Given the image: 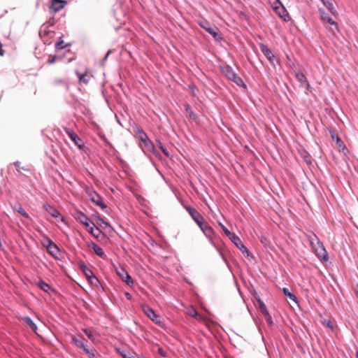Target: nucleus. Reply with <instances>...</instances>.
I'll list each match as a JSON object with an SVG mask.
<instances>
[{
    "label": "nucleus",
    "instance_id": "f3484780",
    "mask_svg": "<svg viewBox=\"0 0 358 358\" xmlns=\"http://www.w3.org/2000/svg\"><path fill=\"white\" fill-rule=\"evenodd\" d=\"M260 49L262 52L264 53V55L267 57V59L271 62H273V60L275 59V56L273 54L272 51L268 48V46L264 44H261Z\"/></svg>",
    "mask_w": 358,
    "mask_h": 358
},
{
    "label": "nucleus",
    "instance_id": "49530a36",
    "mask_svg": "<svg viewBox=\"0 0 358 358\" xmlns=\"http://www.w3.org/2000/svg\"><path fill=\"white\" fill-rule=\"evenodd\" d=\"M304 84L306 85V88L307 89V90L311 92L312 91V88H311V86H310L308 80H307Z\"/></svg>",
    "mask_w": 358,
    "mask_h": 358
},
{
    "label": "nucleus",
    "instance_id": "79ce46f5",
    "mask_svg": "<svg viewBox=\"0 0 358 358\" xmlns=\"http://www.w3.org/2000/svg\"><path fill=\"white\" fill-rule=\"evenodd\" d=\"M158 146L165 155L169 156L168 150L160 141L158 142Z\"/></svg>",
    "mask_w": 358,
    "mask_h": 358
},
{
    "label": "nucleus",
    "instance_id": "b1692460",
    "mask_svg": "<svg viewBox=\"0 0 358 358\" xmlns=\"http://www.w3.org/2000/svg\"><path fill=\"white\" fill-rule=\"evenodd\" d=\"M71 340L74 345H76L78 348L83 349L85 347L84 344L83 338H82L81 339H78L76 336H72Z\"/></svg>",
    "mask_w": 358,
    "mask_h": 358
},
{
    "label": "nucleus",
    "instance_id": "423d86ee",
    "mask_svg": "<svg viewBox=\"0 0 358 358\" xmlns=\"http://www.w3.org/2000/svg\"><path fill=\"white\" fill-rule=\"evenodd\" d=\"M186 210L189 213L193 220L199 225L202 224V222L205 220L202 215L194 207L191 206H186L185 207Z\"/></svg>",
    "mask_w": 358,
    "mask_h": 358
},
{
    "label": "nucleus",
    "instance_id": "8fccbe9b",
    "mask_svg": "<svg viewBox=\"0 0 358 358\" xmlns=\"http://www.w3.org/2000/svg\"><path fill=\"white\" fill-rule=\"evenodd\" d=\"M356 358H358V351L356 352Z\"/></svg>",
    "mask_w": 358,
    "mask_h": 358
},
{
    "label": "nucleus",
    "instance_id": "f03ea898",
    "mask_svg": "<svg viewBox=\"0 0 358 358\" xmlns=\"http://www.w3.org/2000/svg\"><path fill=\"white\" fill-rule=\"evenodd\" d=\"M43 245L47 248L48 253L55 259H61L63 258L62 252L58 246L53 243L49 238L44 240Z\"/></svg>",
    "mask_w": 358,
    "mask_h": 358
},
{
    "label": "nucleus",
    "instance_id": "c756f323",
    "mask_svg": "<svg viewBox=\"0 0 358 358\" xmlns=\"http://www.w3.org/2000/svg\"><path fill=\"white\" fill-rule=\"evenodd\" d=\"M83 350L89 358H96L94 349H88L85 346Z\"/></svg>",
    "mask_w": 358,
    "mask_h": 358
},
{
    "label": "nucleus",
    "instance_id": "3c124183",
    "mask_svg": "<svg viewBox=\"0 0 358 358\" xmlns=\"http://www.w3.org/2000/svg\"><path fill=\"white\" fill-rule=\"evenodd\" d=\"M357 328H358V324H357Z\"/></svg>",
    "mask_w": 358,
    "mask_h": 358
},
{
    "label": "nucleus",
    "instance_id": "09e8293b",
    "mask_svg": "<svg viewBox=\"0 0 358 358\" xmlns=\"http://www.w3.org/2000/svg\"><path fill=\"white\" fill-rule=\"evenodd\" d=\"M100 221L105 224L106 226H109V224L105 221H103L102 219H100Z\"/></svg>",
    "mask_w": 358,
    "mask_h": 358
},
{
    "label": "nucleus",
    "instance_id": "4c0bfd02",
    "mask_svg": "<svg viewBox=\"0 0 358 358\" xmlns=\"http://www.w3.org/2000/svg\"><path fill=\"white\" fill-rule=\"evenodd\" d=\"M237 248L242 252L243 254L246 255V256L248 257L250 255V252L248 248L243 244V243L240 244Z\"/></svg>",
    "mask_w": 358,
    "mask_h": 358
},
{
    "label": "nucleus",
    "instance_id": "c85d7f7f",
    "mask_svg": "<svg viewBox=\"0 0 358 358\" xmlns=\"http://www.w3.org/2000/svg\"><path fill=\"white\" fill-rule=\"evenodd\" d=\"M295 76L297 80L301 83H305L308 80L304 73L301 71L296 72Z\"/></svg>",
    "mask_w": 358,
    "mask_h": 358
},
{
    "label": "nucleus",
    "instance_id": "6ab92c4d",
    "mask_svg": "<svg viewBox=\"0 0 358 358\" xmlns=\"http://www.w3.org/2000/svg\"><path fill=\"white\" fill-rule=\"evenodd\" d=\"M88 246L93 249L94 252L100 257L104 258L106 255L103 250L94 242L88 244Z\"/></svg>",
    "mask_w": 358,
    "mask_h": 358
},
{
    "label": "nucleus",
    "instance_id": "4468645a",
    "mask_svg": "<svg viewBox=\"0 0 358 358\" xmlns=\"http://www.w3.org/2000/svg\"><path fill=\"white\" fill-rule=\"evenodd\" d=\"M330 134L331 138L334 140H336V143L337 147L338 148L339 150L343 151L346 149V146L345 145L343 141L341 140V138L336 134L335 131L334 129L330 130Z\"/></svg>",
    "mask_w": 358,
    "mask_h": 358
},
{
    "label": "nucleus",
    "instance_id": "dca6fc26",
    "mask_svg": "<svg viewBox=\"0 0 358 358\" xmlns=\"http://www.w3.org/2000/svg\"><path fill=\"white\" fill-rule=\"evenodd\" d=\"M43 208L53 217L57 218L59 217L61 214L59 212L52 206L45 203L43 204Z\"/></svg>",
    "mask_w": 358,
    "mask_h": 358
},
{
    "label": "nucleus",
    "instance_id": "473e14b6",
    "mask_svg": "<svg viewBox=\"0 0 358 358\" xmlns=\"http://www.w3.org/2000/svg\"><path fill=\"white\" fill-rule=\"evenodd\" d=\"M229 238L236 247L243 243L241 238L234 234Z\"/></svg>",
    "mask_w": 358,
    "mask_h": 358
},
{
    "label": "nucleus",
    "instance_id": "cd10ccee",
    "mask_svg": "<svg viewBox=\"0 0 358 358\" xmlns=\"http://www.w3.org/2000/svg\"><path fill=\"white\" fill-rule=\"evenodd\" d=\"M231 80L233 82H234L238 86L243 87L244 88L246 87V85H245V83L243 82V80H242V78L240 76H238L236 73L233 77Z\"/></svg>",
    "mask_w": 358,
    "mask_h": 358
},
{
    "label": "nucleus",
    "instance_id": "412c9836",
    "mask_svg": "<svg viewBox=\"0 0 358 358\" xmlns=\"http://www.w3.org/2000/svg\"><path fill=\"white\" fill-rule=\"evenodd\" d=\"M22 320L34 331L36 335L38 336V334L37 333V326L29 317H22Z\"/></svg>",
    "mask_w": 358,
    "mask_h": 358
},
{
    "label": "nucleus",
    "instance_id": "58836bf2",
    "mask_svg": "<svg viewBox=\"0 0 358 358\" xmlns=\"http://www.w3.org/2000/svg\"><path fill=\"white\" fill-rule=\"evenodd\" d=\"M218 224L220 226V227L222 228V229L223 230V231L224 232V234L229 238H230L234 234V233L231 232L223 224H222L221 222H219Z\"/></svg>",
    "mask_w": 358,
    "mask_h": 358
},
{
    "label": "nucleus",
    "instance_id": "9d476101",
    "mask_svg": "<svg viewBox=\"0 0 358 358\" xmlns=\"http://www.w3.org/2000/svg\"><path fill=\"white\" fill-rule=\"evenodd\" d=\"M116 271H117V275L128 285H132L134 284V281H133L131 277L123 267H120L119 268H117Z\"/></svg>",
    "mask_w": 358,
    "mask_h": 358
},
{
    "label": "nucleus",
    "instance_id": "ea45409f",
    "mask_svg": "<svg viewBox=\"0 0 358 358\" xmlns=\"http://www.w3.org/2000/svg\"><path fill=\"white\" fill-rule=\"evenodd\" d=\"M322 323L323 325L326 326L327 328H329L331 331L334 330V325L330 320H324L322 321Z\"/></svg>",
    "mask_w": 358,
    "mask_h": 358
},
{
    "label": "nucleus",
    "instance_id": "a211bd4d",
    "mask_svg": "<svg viewBox=\"0 0 358 358\" xmlns=\"http://www.w3.org/2000/svg\"><path fill=\"white\" fill-rule=\"evenodd\" d=\"M321 1L334 16L337 17L338 15V11L334 6L332 0H321Z\"/></svg>",
    "mask_w": 358,
    "mask_h": 358
},
{
    "label": "nucleus",
    "instance_id": "4be33fe9",
    "mask_svg": "<svg viewBox=\"0 0 358 358\" xmlns=\"http://www.w3.org/2000/svg\"><path fill=\"white\" fill-rule=\"evenodd\" d=\"M88 72H89L88 69H86V71L84 73H80L76 71V75H77V76L79 79V81L80 83L87 84L90 82V76H89Z\"/></svg>",
    "mask_w": 358,
    "mask_h": 358
},
{
    "label": "nucleus",
    "instance_id": "a18cd8bd",
    "mask_svg": "<svg viewBox=\"0 0 358 358\" xmlns=\"http://www.w3.org/2000/svg\"><path fill=\"white\" fill-rule=\"evenodd\" d=\"M158 353L164 357L166 356V353L163 350L162 348L158 349Z\"/></svg>",
    "mask_w": 358,
    "mask_h": 358
},
{
    "label": "nucleus",
    "instance_id": "f704fd0d",
    "mask_svg": "<svg viewBox=\"0 0 358 358\" xmlns=\"http://www.w3.org/2000/svg\"><path fill=\"white\" fill-rule=\"evenodd\" d=\"M185 108L186 112L188 113V116L190 119H194L196 117V115H195L194 113L192 111V110L191 109L189 105L186 104L185 106Z\"/></svg>",
    "mask_w": 358,
    "mask_h": 358
},
{
    "label": "nucleus",
    "instance_id": "f8f14e48",
    "mask_svg": "<svg viewBox=\"0 0 358 358\" xmlns=\"http://www.w3.org/2000/svg\"><path fill=\"white\" fill-rule=\"evenodd\" d=\"M80 267L83 271L85 275L87 278V280L93 283V280L97 281L98 279L95 277L94 275L93 271L89 268L83 262L80 264Z\"/></svg>",
    "mask_w": 358,
    "mask_h": 358
},
{
    "label": "nucleus",
    "instance_id": "0eeeda50",
    "mask_svg": "<svg viewBox=\"0 0 358 358\" xmlns=\"http://www.w3.org/2000/svg\"><path fill=\"white\" fill-rule=\"evenodd\" d=\"M65 132L66 134L69 136V138L71 139V141L80 148L83 149L85 148V143H83V140L74 132L73 130L65 127L64 129Z\"/></svg>",
    "mask_w": 358,
    "mask_h": 358
},
{
    "label": "nucleus",
    "instance_id": "bb28decb",
    "mask_svg": "<svg viewBox=\"0 0 358 358\" xmlns=\"http://www.w3.org/2000/svg\"><path fill=\"white\" fill-rule=\"evenodd\" d=\"M206 30L210 34H211L216 41L222 40V38L221 37L220 34L215 29H212V28H206Z\"/></svg>",
    "mask_w": 358,
    "mask_h": 358
},
{
    "label": "nucleus",
    "instance_id": "393cba45",
    "mask_svg": "<svg viewBox=\"0 0 358 358\" xmlns=\"http://www.w3.org/2000/svg\"><path fill=\"white\" fill-rule=\"evenodd\" d=\"M257 301L259 307L262 313L264 315L270 317L269 313H268V310L266 308V306L264 304V303L260 299H258Z\"/></svg>",
    "mask_w": 358,
    "mask_h": 358
},
{
    "label": "nucleus",
    "instance_id": "5701e85b",
    "mask_svg": "<svg viewBox=\"0 0 358 358\" xmlns=\"http://www.w3.org/2000/svg\"><path fill=\"white\" fill-rule=\"evenodd\" d=\"M55 49L57 50H63L64 48H65L66 47L68 46V44L65 43L63 38H62V36L59 37L58 38V40L57 41V42L55 43Z\"/></svg>",
    "mask_w": 358,
    "mask_h": 358
},
{
    "label": "nucleus",
    "instance_id": "c9c22d12",
    "mask_svg": "<svg viewBox=\"0 0 358 358\" xmlns=\"http://www.w3.org/2000/svg\"><path fill=\"white\" fill-rule=\"evenodd\" d=\"M224 73H225V76H227V78L231 80V79L233 78V77L236 75V73L234 72L231 69L229 68H227L226 69L225 71H224Z\"/></svg>",
    "mask_w": 358,
    "mask_h": 358
},
{
    "label": "nucleus",
    "instance_id": "2eb2a0df",
    "mask_svg": "<svg viewBox=\"0 0 358 358\" xmlns=\"http://www.w3.org/2000/svg\"><path fill=\"white\" fill-rule=\"evenodd\" d=\"M136 133L138 135L140 140L144 143L145 146L152 144V142L149 139L148 135L141 128H138L136 130Z\"/></svg>",
    "mask_w": 358,
    "mask_h": 358
},
{
    "label": "nucleus",
    "instance_id": "37998d69",
    "mask_svg": "<svg viewBox=\"0 0 358 358\" xmlns=\"http://www.w3.org/2000/svg\"><path fill=\"white\" fill-rule=\"evenodd\" d=\"M278 3L282 4V3L279 0H274L273 2L272 3L271 6L274 10H277V8H278Z\"/></svg>",
    "mask_w": 358,
    "mask_h": 358
},
{
    "label": "nucleus",
    "instance_id": "7c9ffc66",
    "mask_svg": "<svg viewBox=\"0 0 358 358\" xmlns=\"http://www.w3.org/2000/svg\"><path fill=\"white\" fill-rule=\"evenodd\" d=\"M282 292L284 293V294L285 296H287V297H289L292 301H294V302H297V299L296 297V296L294 294H293L292 293H291L287 288H285L284 287L282 289Z\"/></svg>",
    "mask_w": 358,
    "mask_h": 358
},
{
    "label": "nucleus",
    "instance_id": "6e6552de",
    "mask_svg": "<svg viewBox=\"0 0 358 358\" xmlns=\"http://www.w3.org/2000/svg\"><path fill=\"white\" fill-rule=\"evenodd\" d=\"M51 3L49 9L52 13H57L62 10L66 5L67 1L65 0H50Z\"/></svg>",
    "mask_w": 358,
    "mask_h": 358
},
{
    "label": "nucleus",
    "instance_id": "f257e3e1",
    "mask_svg": "<svg viewBox=\"0 0 358 358\" xmlns=\"http://www.w3.org/2000/svg\"><path fill=\"white\" fill-rule=\"evenodd\" d=\"M313 238L310 239V245L314 250L316 256L322 261L327 262L329 260L328 254L322 243L315 235Z\"/></svg>",
    "mask_w": 358,
    "mask_h": 358
},
{
    "label": "nucleus",
    "instance_id": "7ed1b4c3",
    "mask_svg": "<svg viewBox=\"0 0 358 358\" xmlns=\"http://www.w3.org/2000/svg\"><path fill=\"white\" fill-rule=\"evenodd\" d=\"M143 312L155 324L159 326H163V322L160 320V316L156 314L155 310L148 305L143 303L141 305Z\"/></svg>",
    "mask_w": 358,
    "mask_h": 358
},
{
    "label": "nucleus",
    "instance_id": "2f4dec72",
    "mask_svg": "<svg viewBox=\"0 0 358 358\" xmlns=\"http://www.w3.org/2000/svg\"><path fill=\"white\" fill-rule=\"evenodd\" d=\"M188 314L190 316H192L193 317H195V318H196L199 320H203V317L198 314L197 311L194 308H192L190 310H189Z\"/></svg>",
    "mask_w": 358,
    "mask_h": 358
},
{
    "label": "nucleus",
    "instance_id": "9b49d317",
    "mask_svg": "<svg viewBox=\"0 0 358 358\" xmlns=\"http://www.w3.org/2000/svg\"><path fill=\"white\" fill-rule=\"evenodd\" d=\"M198 226L200 227L207 238L211 241L213 239L214 231L213 228L206 222V220L202 222V224H199Z\"/></svg>",
    "mask_w": 358,
    "mask_h": 358
},
{
    "label": "nucleus",
    "instance_id": "ddd939ff",
    "mask_svg": "<svg viewBox=\"0 0 358 358\" xmlns=\"http://www.w3.org/2000/svg\"><path fill=\"white\" fill-rule=\"evenodd\" d=\"M277 10H275V13L279 15L280 17L282 18L285 21L287 22L290 20V16L282 4H279Z\"/></svg>",
    "mask_w": 358,
    "mask_h": 358
},
{
    "label": "nucleus",
    "instance_id": "a19ab883",
    "mask_svg": "<svg viewBox=\"0 0 358 358\" xmlns=\"http://www.w3.org/2000/svg\"><path fill=\"white\" fill-rule=\"evenodd\" d=\"M17 211H18L19 213H20L25 218H27V219L29 218V216L28 213L22 208L21 205H19V208L17 209Z\"/></svg>",
    "mask_w": 358,
    "mask_h": 358
},
{
    "label": "nucleus",
    "instance_id": "de8ad7c7",
    "mask_svg": "<svg viewBox=\"0 0 358 358\" xmlns=\"http://www.w3.org/2000/svg\"><path fill=\"white\" fill-rule=\"evenodd\" d=\"M125 296H126V297H127L129 300L131 299V298H132L131 294H129V292H126V293H125Z\"/></svg>",
    "mask_w": 358,
    "mask_h": 358
},
{
    "label": "nucleus",
    "instance_id": "a878e982",
    "mask_svg": "<svg viewBox=\"0 0 358 358\" xmlns=\"http://www.w3.org/2000/svg\"><path fill=\"white\" fill-rule=\"evenodd\" d=\"M37 285L45 292L49 293L50 291L52 289L51 287L43 280L38 281Z\"/></svg>",
    "mask_w": 358,
    "mask_h": 358
},
{
    "label": "nucleus",
    "instance_id": "c03bdc74",
    "mask_svg": "<svg viewBox=\"0 0 358 358\" xmlns=\"http://www.w3.org/2000/svg\"><path fill=\"white\" fill-rule=\"evenodd\" d=\"M57 57L56 55L50 56V58L48 59L47 63L48 64H52L55 62Z\"/></svg>",
    "mask_w": 358,
    "mask_h": 358
},
{
    "label": "nucleus",
    "instance_id": "603ef678",
    "mask_svg": "<svg viewBox=\"0 0 358 358\" xmlns=\"http://www.w3.org/2000/svg\"><path fill=\"white\" fill-rule=\"evenodd\" d=\"M143 358H145V357H143Z\"/></svg>",
    "mask_w": 358,
    "mask_h": 358
},
{
    "label": "nucleus",
    "instance_id": "20e7f679",
    "mask_svg": "<svg viewBox=\"0 0 358 358\" xmlns=\"http://www.w3.org/2000/svg\"><path fill=\"white\" fill-rule=\"evenodd\" d=\"M87 194L92 202L100 206L102 209L106 208V205L103 201L102 198L95 191L92 189H88L87 190Z\"/></svg>",
    "mask_w": 358,
    "mask_h": 358
},
{
    "label": "nucleus",
    "instance_id": "e433bc0d",
    "mask_svg": "<svg viewBox=\"0 0 358 358\" xmlns=\"http://www.w3.org/2000/svg\"><path fill=\"white\" fill-rule=\"evenodd\" d=\"M83 331H84V333L86 334V336L88 337V338L90 340H91L93 342L94 341L95 338H94V334L91 330H90L88 329H83Z\"/></svg>",
    "mask_w": 358,
    "mask_h": 358
},
{
    "label": "nucleus",
    "instance_id": "72a5a7b5",
    "mask_svg": "<svg viewBox=\"0 0 358 358\" xmlns=\"http://www.w3.org/2000/svg\"><path fill=\"white\" fill-rule=\"evenodd\" d=\"M116 351L123 357V358H134L133 355L129 352L127 351H121L120 349H116Z\"/></svg>",
    "mask_w": 358,
    "mask_h": 358
},
{
    "label": "nucleus",
    "instance_id": "1a4fd4ad",
    "mask_svg": "<svg viewBox=\"0 0 358 358\" xmlns=\"http://www.w3.org/2000/svg\"><path fill=\"white\" fill-rule=\"evenodd\" d=\"M74 217L77 221L81 222L86 228L90 227L93 222L90 217L81 211H76Z\"/></svg>",
    "mask_w": 358,
    "mask_h": 358
},
{
    "label": "nucleus",
    "instance_id": "aec40b11",
    "mask_svg": "<svg viewBox=\"0 0 358 358\" xmlns=\"http://www.w3.org/2000/svg\"><path fill=\"white\" fill-rule=\"evenodd\" d=\"M87 229L89 233L96 238H98L101 233V230L94 224V222H92L90 227H87Z\"/></svg>",
    "mask_w": 358,
    "mask_h": 358
},
{
    "label": "nucleus",
    "instance_id": "39448f33",
    "mask_svg": "<svg viewBox=\"0 0 358 358\" xmlns=\"http://www.w3.org/2000/svg\"><path fill=\"white\" fill-rule=\"evenodd\" d=\"M319 13L320 18L324 23L328 24L331 29L334 27L335 29L338 30V23L331 17L327 12L322 8H319Z\"/></svg>",
    "mask_w": 358,
    "mask_h": 358
}]
</instances>
